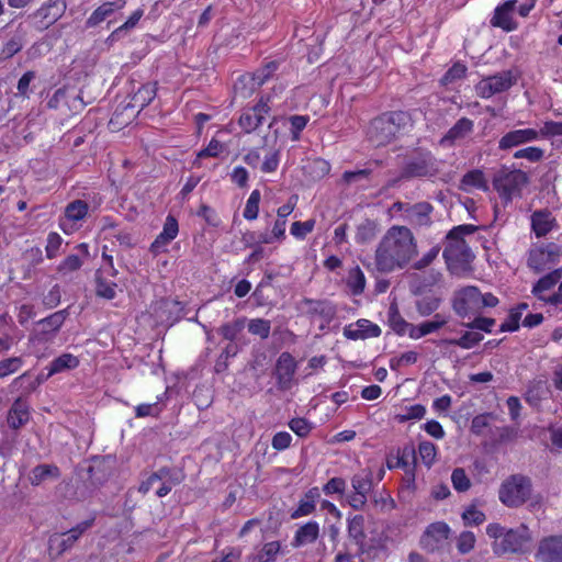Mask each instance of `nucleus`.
<instances>
[{"label": "nucleus", "mask_w": 562, "mask_h": 562, "mask_svg": "<svg viewBox=\"0 0 562 562\" xmlns=\"http://www.w3.org/2000/svg\"><path fill=\"white\" fill-rule=\"evenodd\" d=\"M417 255V244L406 226L390 227L380 240L374 256L379 272L387 273L404 268Z\"/></svg>", "instance_id": "nucleus-1"}, {"label": "nucleus", "mask_w": 562, "mask_h": 562, "mask_svg": "<svg viewBox=\"0 0 562 562\" xmlns=\"http://www.w3.org/2000/svg\"><path fill=\"white\" fill-rule=\"evenodd\" d=\"M476 229L474 225L464 224L453 227L447 234L442 256L452 274L461 276L472 270L471 265L475 256L464 237L472 235Z\"/></svg>", "instance_id": "nucleus-2"}, {"label": "nucleus", "mask_w": 562, "mask_h": 562, "mask_svg": "<svg viewBox=\"0 0 562 562\" xmlns=\"http://www.w3.org/2000/svg\"><path fill=\"white\" fill-rule=\"evenodd\" d=\"M411 125L412 119L407 112H387L371 121L367 136L375 147L385 146Z\"/></svg>", "instance_id": "nucleus-3"}, {"label": "nucleus", "mask_w": 562, "mask_h": 562, "mask_svg": "<svg viewBox=\"0 0 562 562\" xmlns=\"http://www.w3.org/2000/svg\"><path fill=\"white\" fill-rule=\"evenodd\" d=\"M486 535L493 539L492 548L496 555L522 552L530 541L529 530L524 525L506 530L498 524H490Z\"/></svg>", "instance_id": "nucleus-4"}, {"label": "nucleus", "mask_w": 562, "mask_h": 562, "mask_svg": "<svg viewBox=\"0 0 562 562\" xmlns=\"http://www.w3.org/2000/svg\"><path fill=\"white\" fill-rule=\"evenodd\" d=\"M528 175L520 169H510L506 166L499 168L493 177V187L504 204L520 198L522 189L528 184Z\"/></svg>", "instance_id": "nucleus-5"}, {"label": "nucleus", "mask_w": 562, "mask_h": 562, "mask_svg": "<svg viewBox=\"0 0 562 562\" xmlns=\"http://www.w3.org/2000/svg\"><path fill=\"white\" fill-rule=\"evenodd\" d=\"M531 491L532 485L529 477L514 474L502 483L498 498L505 506L516 508L530 498Z\"/></svg>", "instance_id": "nucleus-6"}, {"label": "nucleus", "mask_w": 562, "mask_h": 562, "mask_svg": "<svg viewBox=\"0 0 562 562\" xmlns=\"http://www.w3.org/2000/svg\"><path fill=\"white\" fill-rule=\"evenodd\" d=\"M183 479L184 474L181 470L162 467L144 480L138 487V491L146 494L150 490L155 488V493L158 497H165L175 486L179 485Z\"/></svg>", "instance_id": "nucleus-7"}, {"label": "nucleus", "mask_w": 562, "mask_h": 562, "mask_svg": "<svg viewBox=\"0 0 562 562\" xmlns=\"http://www.w3.org/2000/svg\"><path fill=\"white\" fill-rule=\"evenodd\" d=\"M115 460L110 457H94L91 459L85 474L81 475L87 490H98L109 481L114 472Z\"/></svg>", "instance_id": "nucleus-8"}, {"label": "nucleus", "mask_w": 562, "mask_h": 562, "mask_svg": "<svg viewBox=\"0 0 562 562\" xmlns=\"http://www.w3.org/2000/svg\"><path fill=\"white\" fill-rule=\"evenodd\" d=\"M437 173L436 159L429 153H420L417 156L411 157L404 164L400 177L394 180L391 186H394L400 180H411L414 178H428Z\"/></svg>", "instance_id": "nucleus-9"}, {"label": "nucleus", "mask_w": 562, "mask_h": 562, "mask_svg": "<svg viewBox=\"0 0 562 562\" xmlns=\"http://www.w3.org/2000/svg\"><path fill=\"white\" fill-rule=\"evenodd\" d=\"M92 525L93 519H88L79 522L67 532L52 535L48 539V554L50 559L56 560L64 552L71 549L80 536L90 529Z\"/></svg>", "instance_id": "nucleus-10"}, {"label": "nucleus", "mask_w": 562, "mask_h": 562, "mask_svg": "<svg viewBox=\"0 0 562 562\" xmlns=\"http://www.w3.org/2000/svg\"><path fill=\"white\" fill-rule=\"evenodd\" d=\"M481 292L476 286H465L454 293L452 308L460 316L465 317L481 312Z\"/></svg>", "instance_id": "nucleus-11"}, {"label": "nucleus", "mask_w": 562, "mask_h": 562, "mask_svg": "<svg viewBox=\"0 0 562 562\" xmlns=\"http://www.w3.org/2000/svg\"><path fill=\"white\" fill-rule=\"evenodd\" d=\"M559 258V248L555 244L535 246L529 250L527 265L535 272H541L555 266Z\"/></svg>", "instance_id": "nucleus-12"}, {"label": "nucleus", "mask_w": 562, "mask_h": 562, "mask_svg": "<svg viewBox=\"0 0 562 562\" xmlns=\"http://www.w3.org/2000/svg\"><path fill=\"white\" fill-rule=\"evenodd\" d=\"M515 82L516 78L513 72L505 70L482 79L476 85L475 90L481 98L487 99L496 93L508 90Z\"/></svg>", "instance_id": "nucleus-13"}, {"label": "nucleus", "mask_w": 562, "mask_h": 562, "mask_svg": "<svg viewBox=\"0 0 562 562\" xmlns=\"http://www.w3.org/2000/svg\"><path fill=\"white\" fill-rule=\"evenodd\" d=\"M450 528L446 522L438 521L429 525L420 538V546L427 552L441 549L447 542Z\"/></svg>", "instance_id": "nucleus-14"}, {"label": "nucleus", "mask_w": 562, "mask_h": 562, "mask_svg": "<svg viewBox=\"0 0 562 562\" xmlns=\"http://www.w3.org/2000/svg\"><path fill=\"white\" fill-rule=\"evenodd\" d=\"M65 10L66 3L64 0H49L33 14L36 20V27L41 31L48 29L63 16Z\"/></svg>", "instance_id": "nucleus-15"}, {"label": "nucleus", "mask_w": 562, "mask_h": 562, "mask_svg": "<svg viewBox=\"0 0 562 562\" xmlns=\"http://www.w3.org/2000/svg\"><path fill=\"white\" fill-rule=\"evenodd\" d=\"M296 372V362L291 353L282 352L276 364V378L278 389L288 391L292 387L294 374Z\"/></svg>", "instance_id": "nucleus-16"}, {"label": "nucleus", "mask_w": 562, "mask_h": 562, "mask_svg": "<svg viewBox=\"0 0 562 562\" xmlns=\"http://www.w3.org/2000/svg\"><path fill=\"white\" fill-rule=\"evenodd\" d=\"M537 562H562V536L542 538L535 553Z\"/></svg>", "instance_id": "nucleus-17"}, {"label": "nucleus", "mask_w": 562, "mask_h": 562, "mask_svg": "<svg viewBox=\"0 0 562 562\" xmlns=\"http://www.w3.org/2000/svg\"><path fill=\"white\" fill-rule=\"evenodd\" d=\"M473 130V121L468 117H461L441 137L439 144L443 147H452L470 136Z\"/></svg>", "instance_id": "nucleus-18"}, {"label": "nucleus", "mask_w": 562, "mask_h": 562, "mask_svg": "<svg viewBox=\"0 0 562 562\" xmlns=\"http://www.w3.org/2000/svg\"><path fill=\"white\" fill-rule=\"evenodd\" d=\"M68 316L67 310H61L37 322V337L40 340L52 339L63 326Z\"/></svg>", "instance_id": "nucleus-19"}, {"label": "nucleus", "mask_w": 562, "mask_h": 562, "mask_svg": "<svg viewBox=\"0 0 562 562\" xmlns=\"http://www.w3.org/2000/svg\"><path fill=\"white\" fill-rule=\"evenodd\" d=\"M270 108L263 99H261L255 106L246 110L239 117V125L246 133L254 132L262 124L266 115L269 113Z\"/></svg>", "instance_id": "nucleus-20"}, {"label": "nucleus", "mask_w": 562, "mask_h": 562, "mask_svg": "<svg viewBox=\"0 0 562 562\" xmlns=\"http://www.w3.org/2000/svg\"><path fill=\"white\" fill-rule=\"evenodd\" d=\"M539 136L540 132L535 128L513 130L501 137L498 148L501 150H508L513 147L533 142L538 139Z\"/></svg>", "instance_id": "nucleus-21"}, {"label": "nucleus", "mask_w": 562, "mask_h": 562, "mask_svg": "<svg viewBox=\"0 0 562 562\" xmlns=\"http://www.w3.org/2000/svg\"><path fill=\"white\" fill-rule=\"evenodd\" d=\"M300 310L311 317L319 316L327 324L331 322L336 314L331 304L312 299H303L300 302Z\"/></svg>", "instance_id": "nucleus-22"}, {"label": "nucleus", "mask_w": 562, "mask_h": 562, "mask_svg": "<svg viewBox=\"0 0 562 562\" xmlns=\"http://www.w3.org/2000/svg\"><path fill=\"white\" fill-rule=\"evenodd\" d=\"M179 232L177 220L169 215L167 216L162 232L155 238L150 245V251L157 256L166 250V246L173 240Z\"/></svg>", "instance_id": "nucleus-23"}, {"label": "nucleus", "mask_w": 562, "mask_h": 562, "mask_svg": "<svg viewBox=\"0 0 562 562\" xmlns=\"http://www.w3.org/2000/svg\"><path fill=\"white\" fill-rule=\"evenodd\" d=\"M516 7V0H507L502 5L495 9L491 24L495 27H501L506 32H512L517 29V23L514 22L512 12Z\"/></svg>", "instance_id": "nucleus-24"}, {"label": "nucleus", "mask_w": 562, "mask_h": 562, "mask_svg": "<svg viewBox=\"0 0 562 562\" xmlns=\"http://www.w3.org/2000/svg\"><path fill=\"white\" fill-rule=\"evenodd\" d=\"M432 205L428 202L411 204L405 221L414 226H429L431 224Z\"/></svg>", "instance_id": "nucleus-25"}, {"label": "nucleus", "mask_w": 562, "mask_h": 562, "mask_svg": "<svg viewBox=\"0 0 562 562\" xmlns=\"http://www.w3.org/2000/svg\"><path fill=\"white\" fill-rule=\"evenodd\" d=\"M125 0L108 1L99 5L87 20V26L93 27L125 5Z\"/></svg>", "instance_id": "nucleus-26"}, {"label": "nucleus", "mask_w": 562, "mask_h": 562, "mask_svg": "<svg viewBox=\"0 0 562 562\" xmlns=\"http://www.w3.org/2000/svg\"><path fill=\"white\" fill-rule=\"evenodd\" d=\"M554 217L547 210L536 211L531 215V227L537 237L546 236L554 226Z\"/></svg>", "instance_id": "nucleus-27"}, {"label": "nucleus", "mask_w": 562, "mask_h": 562, "mask_svg": "<svg viewBox=\"0 0 562 562\" xmlns=\"http://www.w3.org/2000/svg\"><path fill=\"white\" fill-rule=\"evenodd\" d=\"M30 412L25 402L18 398L8 413V425L12 429H19L29 422Z\"/></svg>", "instance_id": "nucleus-28"}, {"label": "nucleus", "mask_w": 562, "mask_h": 562, "mask_svg": "<svg viewBox=\"0 0 562 562\" xmlns=\"http://www.w3.org/2000/svg\"><path fill=\"white\" fill-rule=\"evenodd\" d=\"M319 536V525L316 521H308L301 526L294 536L292 547L300 548L307 543H313Z\"/></svg>", "instance_id": "nucleus-29"}, {"label": "nucleus", "mask_w": 562, "mask_h": 562, "mask_svg": "<svg viewBox=\"0 0 562 562\" xmlns=\"http://www.w3.org/2000/svg\"><path fill=\"white\" fill-rule=\"evenodd\" d=\"M60 471L54 464H38L33 468L29 474V481L33 486H38L50 479H58Z\"/></svg>", "instance_id": "nucleus-30"}, {"label": "nucleus", "mask_w": 562, "mask_h": 562, "mask_svg": "<svg viewBox=\"0 0 562 562\" xmlns=\"http://www.w3.org/2000/svg\"><path fill=\"white\" fill-rule=\"evenodd\" d=\"M364 517L356 515L348 519V537L363 551L367 538L364 529Z\"/></svg>", "instance_id": "nucleus-31"}, {"label": "nucleus", "mask_w": 562, "mask_h": 562, "mask_svg": "<svg viewBox=\"0 0 562 562\" xmlns=\"http://www.w3.org/2000/svg\"><path fill=\"white\" fill-rule=\"evenodd\" d=\"M561 277L562 269H554L553 271L549 272L537 281L532 288V294L538 299L548 302V299H546L542 293L552 289L559 282Z\"/></svg>", "instance_id": "nucleus-32"}, {"label": "nucleus", "mask_w": 562, "mask_h": 562, "mask_svg": "<svg viewBox=\"0 0 562 562\" xmlns=\"http://www.w3.org/2000/svg\"><path fill=\"white\" fill-rule=\"evenodd\" d=\"M68 97V90L66 88H59L57 89L52 98L48 100L47 105L50 109H58L60 104L64 102L68 108H71L76 111L81 110L85 104L82 102V99L79 94L72 97L71 104L66 100Z\"/></svg>", "instance_id": "nucleus-33"}, {"label": "nucleus", "mask_w": 562, "mask_h": 562, "mask_svg": "<svg viewBox=\"0 0 562 562\" xmlns=\"http://www.w3.org/2000/svg\"><path fill=\"white\" fill-rule=\"evenodd\" d=\"M79 364V360L71 353H63L56 359H54L49 366L48 376L53 374L63 372L65 370H70L77 368Z\"/></svg>", "instance_id": "nucleus-34"}, {"label": "nucleus", "mask_w": 562, "mask_h": 562, "mask_svg": "<svg viewBox=\"0 0 562 562\" xmlns=\"http://www.w3.org/2000/svg\"><path fill=\"white\" fill-rule=\"evenodd\" d=\"M461 187L463 190L475 188L486 191L488 189L484 173L479 169L467 172L461 179Z\"/></svg>", "instance_id": "nucleus-35"}, {"label": "nucleus", "mask_w": 562, "mask_h": 562, "mask_svg": "<svg viewBox=\"0 0 562 562\" xmlns=\"http://www.w3.org/2000/svg\"><path fill=\"white\" fill-rule=\"evenodd\" d=\"M441 303V299L435 295H425L416 300V311L420 316H429L436 312Z\"/></svg>", "instance_id": "nucleus-36"}, {"label": "nucleus", "mask_w": 562, "mask_h": 562, "mask_svg": "<svg viewBox=\"0 0 562 562\" xmlns=\"http://www.w3.org/2000/svg\"><path fill=\"white\" fill-rule=\"evenodd\" d=\"M89 205L83 200H75L65 209V216L71 222L83 220L88 214Z\"/></svg>", "instance_id": "nucleus-37"}, {"label": "nucleus", "mask_w": 562, "mask_h": 562, "mask_svg": "<svg viewBox=\"0 0 562 562\" xmlns=\"http://www.w3.org/2000/svg\"><path fill=\"white\" fill-rule=\"evenodd\" d=\"M483 339V335L475 331H465L460 338L443 339V344L471 349Z\"/></svg>", "instance_id": "nucleus-38"}, {"label": "nucleus", "mask_w": 562, "mask_h": 562, "mask_svg": "<svg viewBox=\"0 0 562 562\" xmlns=\"http://www.w3.org/2000/svg\"><path fill=\"white\" fill-rule=\"evenodd\" d=\"M116 283L106 281L101 271L95 273V294L100 297L112 300L115 296Z\"/></svg>", "instance_id": "nucleus-39"}, {"label": "nucleus", "mask_w": 562, "mask_h": 562, "mask_svg": "<svg viewBox=\"0 0 562 562\" xmlns=\"http://www.w3.org/2000/svg\"><path fill=\"white\" fill-rule=\"evenodd\" d=\"M351 485L353 488V493L368 496L373 485L372 473L368 471L364 474H355L351 477Z\"/></svg>", "instance_id": "nucleus-40"}, {"label": "nucleus", "mask_w": 562, "mask_h": 562, "mask_svg": "<svg viewBox=\"0 0 562 562\" xmlns=\"http://www.w3.org/2000/svg\"><path fill=\"white\" fill-rule=\"evenodd\" d=\"M156 92V83H146L134 93L133 100L137 105L144 108L155 99Z\"/></svg>", "instance_id": "nucleus-41"}, {"label": "nucleus", "mask_w": 562, "mask_h": 562, "mask_svg": "<svg viewBox=\"0 0 562 562\" xmlns=\"http://www.w3.org/2000/svg\"><path fill=\"white\" fill-rule=\"evenodd\" d=\"M347 284L353 295H360L366 288V277L359 267L350 270Z\"/></svg>", "instance_id": "nucleus-42"}, {"label": "nucleus", "mask_w": 562, "mask_h": 562, "mask_svg": "<svg viewBox=\"0 0 562 562\" xmlns=\"http://www.w3.org/2000/svg\"><path fill=\"white\" fill-rule=\"evenodd\" d=\"M376 235V224L371 220H364L357 227L356 240L359 244H366L372 240Z\"/></svg>", "instance_id": "nucleus-43"}, {"label": "nucleus", "mask_w": 562, "mask_h": 562, "mask_svg": "<svg viewBox=\"0 0 562 562\" xmlns=\"http://www.w3.org/2000/svg\"><path fill=\"white\" fill-rule=\"evenodd\" d=\"M389 323L392 329L398 335H404L408 333L409 326L412 325L401 316L396 305H391L390 307Z\"/></svg>", "instance_id": "nucleus-44"}, {"label": "nucleus", "mask_w": 562, "mask_h": 562, "mask_svg": "<svg viewBox=\"0 0 562 562\" xmlns=\"http://www.w3.org/2000/svg\"><path fill=\"white\" fill-rule=\"evenodd\" d=\"M281 546L279 541H271L263 544L261 551L254 557L252 562H271L274 561L280 552Z\"/></svg>", "instance_id": "nucleus-45"}, {"label": "nucleus", "mask_w": 562, "mask_h": 562, "mask_svg": "<svg viewBox=\"0 0 562 562\" xmlns=\"http://www.w3.org/2000/svg\"><path fill=\"white\" fill-rule=\"evenodd\" d=\"M238 352V347L234 344H229L227 345L224 350L221 352V355L218 356L216 362H215V366H214V370L216 373H222L224 371L227 370L228 368V359L229 358H233L237 355Z\"/></svg>", "instance_id": "nucleus-46"}, {"label": "nucleus", "mask_w": 562, "mask_h": 562, "mask_svg": "<svg viewBox=\"0 0 562 562\" xmlns=\"http://www.w3.org/2000/svg\"><path fill=\"white\" fill-rule=\"evenodd\" d=\"M260 198L261 195L259 190H254L250 193L243 214L246 220L252 221L258 217Z\"/></svg>", "instance_id": "nucleus-47"}, {"label": "nucleus", "mask_w": 562, "mask_h": 562, "mask_svg": "<svg viewBox=\"0 0 562 562\" xmlns=\"http://www.w3.org/2000/svg\"><path fill=\"white\" fill-rule=\"evenodd\" d=\"M452 486L457 492L463 493L471 487V481L464 469L456 468L451 474Z\"/></svg>", "instance_id": "nucleus-48"}, {"label": "nucleus", "mask_w": 562, "mask_h": 562, "mask_svg": "<svg viewBox=\"0 0 562 562\" xmlns=\"http://www.w3.org/2000/svg\"><path fill=\"white\" fill-rule=\"evenodd\" d=\"M271 322L263 318L251 319L248 324V331L252 335L266 339L270 335Z\"/></svg>", "instance_id": "nucleus-49"}, {"label": "nucleus", "mask_w": 562, "mask_h": 562, "mask_svg": "<svg viewBox=\"0 0 562 562\" xmlns=\"http://www.w3.org/2000/svg\"><path fill=\"white\" fill-rule=\"evenodd\" d=\"M279 64L277 61L267 63L261 69H258L252 75L255 85L262 86L278 69Z\"/></svg>", "instance_id": "nucleus-50"}, {"label": "nucleus", "mask_w": 562, "mask_h": 562, "mask_svg": "<svg viewBox=\"0 0 562 562\" xmlns=\"http://www.w3.org/2000/svg\"><path fill=\"white\" fill-rule=\"evenodd\" d=\"M23 364L21 357H11L0 360V379L20 370Z\"/></svg>", "instance_id": "nucleus-51"}, {"label": "nucleus", "mask_w": 562, "mask_h": 562, "mask_svg": "<svg viewBox=\"0 0 562 562\" xmlns=\"http://www.w3.org/2000/svg\"><path fill=\"white\" fill-rule=\"evenodd\" d=\"M418 453L423 462L430 468L436 459V446L430 441H423L418 446Z\"/></svg>", "instance_id": "nucleus-52"}, {"label": "nucleus", "mask_w": 562, "mask_h": 562, "mask_svg": "<svg viewBox=\"0 0 562 562\" xmlns=\"http://www.w3.org/2000/svg\"><path fill=\"white\" fill-rule=\"evenodd\" d=\"M547 385L544 381H537L532 383L527 391V401L531 404H537L547 394Z\"/></svg>", "instance_id": "nucleus-53"}, {"label": "nucleus", "mask_w": 562, "mask_h": 562, "mask_svg": "<svg viewBox=\"0 0 562 562\" xmlns=\"http://www.w3.org/2000/svg\"><path fill=\"white\" fill-rule=\"evenodd\" d=\"M475 544V536L471 531H463L457 539V549L461 554H467L473 550Z\"/></svg>", "instance_id": "nucleus-54"}, {"label": "nucleus", "mask_w": 562, "mask_h": 562, "mask_svg": "<svg viewBox=\"0 0 562 562\" xmlns=\"http://www.w3.org/2000/svg\"><path fill=\"white\" fill-rule=\"evenodd\" d=\"M289 427L294 434L302 438L306 437L312 430V424L303 417L291 419Z\"/></svg>", "instance_id": "nucleus-55"}, {"label": "nucleus", "mask_w": 562, "mask_h": 562, "mask_svg": "<svg viewBox=\"0 0 562 562\" xmlns=\"http://www.w3.org/2000/svg\"><path fill=\"white\" fill-rule=\"evenodd\" d=\"M243 328H244V322L240 319H237L233 323H227V324L222 325L220 328V331L225 339H227L229 341H234Z\"/></svg>", "instance_id": "nucleus-56"}, {"label": "nucleus", "mask_w": 562, "mask_h": 562, "mask_svg": "<svg viewBox=\"0 0 562 562\" xmlns=\"http://www.w3.org/2000/svg\"><path fill=\"white\" fill-rule=\"evenodd\" d=\"M467 67L462 64H454L441 78L442 85H449L456 80H459L465 76Z\"/></svg>", "instance_id": "nucleus-57"}, {"label": "nucleus", "mask_w": 562, "mask_h": 562, "mask_svg": "<svg viewBox=\"0 0 562 562\" xmlns=\"http://www.w3.org/2000/svg\"><path fill=\"white\" fill-rule=\"evenodd\" d=\"M437 325H431L429 322H424L419 325L412 324L409 326L408 336L412 339H419L428 334L436 331Z\"/></svg>", "instance_id": "nucleus-58"}, {"label": "nucleus", "mask_w": 562, "mask_h": 562, "mask_svg": "<svg viewBox=\"0 0 562 562\" xmlns=\"http://www.w3.org/2000/svg\"><path fill=\"white\" fill-rule=\"evenodd\" d=\"M516 159H528L529 161L536 162L542 159L543 150L539 147H527L519 149L514 154Z\"/></svg>", "instance_id": "nucleus-59"}, {"label": "nucleus", "mask_w": 562, "mask_h": 562, "mask_svg": "<svg viewBox=\"0 0 562 562\" xmlns=\"http://www.w3.org/2000/svg\"><path fill=\"white\" fill-rule=\"evenodd\" d=\"M315 222L308 220L305 222H294L291 225V234L296 238H304L314 228Z\"/></svg>", "instance_id": "nucleus-60"}, {"label": "nucleus", "mask_w": 562, "mask_h": 562, "mask_svg": "<svg viewBox=\"0 0 562 562\" xmlns=\"http://www.w3.org/2000/svg\"><path fill=\"white\" fill-rule=\"evenodd\" d=\"M462 519L464 520L465 525L479 526L485 520V515L474 506H471L463 512Z\"/></svg>", "instance_id": "nucleus-61"}, {"label": "nucleus", "mask_w": 562, "mask_h": 562, "mask_svg": "<svg viewBox=\"0 0 562 562\" xmlns=\"http://www.w3.org/2000/svg\"><path fill=\"white\" fill-rule=\"evenodd\" d=\"M82 266L81 259L77 255H69L58 266V271L66 274L80 269Z\"/></svg>", "instance_id": "nucleus-62"}, {"label": "nucleus", "mask_w": 562, "mask_h": 562, "mask_svg": "<svg viewBox=\"0 0 562 562\" xmlns=\"http://www.w3.org/2000/svg\"><path fill=\"white\" fill-rule=\"evenodd\" d=\"M22 49V42L18 37H13L10 41L7 42V44L3 46L0 58L2 59H9L13 57L16 53H19Z\"/></svg>", "instance_id": "nucleus-63"}, {"label": "nucleus", "mask_w": 562, "mask_h": 562, "mask_svg": "<svg viewBox=\"0 0 562 562\" xmlns=\"http://www.w3.org/2000/svg\"><path fill=\"white\" fill-rule=\"evenodd\" d=\"M346 488V481L342 477L330 479L323 487L326 495L329 494H344Z\"/></svg>", "instance_id": "nucleus-64"}]
</instances>
